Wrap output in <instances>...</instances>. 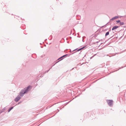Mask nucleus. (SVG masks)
<instances>
[{"label": "nucleus", "mask_w": 126, "mask_h": 126, "mask_svg": "<svg viewBox=\"0 0 126 126\" xmlns=\"http://www.w3.org/2000/svg\"><path fill=\"white\" fill-rule=\"evenodd\" d=\"M3 110H0V114L1 113H2V112H3Z\"/></svg>", "instance_id": "obj_12"}, {"label": "nucleus", "mask_w": 126, "mask_h": 126, "mask_svg": "<svg viewBox=\"0 0 126 126\" xmlns=\"http://www.w3.org/2000/svg\"><path fill=\"white\" fill-rule=\"evenodd\" d=\"M60 59H59V58L58 59H57V60H59Z\"/></svg>", "instance_id": "obj_17"}, {"label": "nucleus", "mask_w": 126, "mask_h": 126, "mask_svg": "<svg viewBox=\"0 0 126 126\" xmlns=\"http://www.w3.org/2000/svg\"><path fill=\"white\" fill-rule=\"evenodd\" d=\"M106 101L107 103L110 106H112L113 102L112 100H107Z\"/></svg>", "instance_id": "obj_2"}, {"label": "nucleus", "mask_w": 126, "mask_h": 126, "mask_svg": "<svg viewBox=\"0 0 126 126\" xmlns=\"http://www.w3.org/2000/svg\"><path fill=\"white\" fill-rule=\"evenodd\" d=\"M116 22L117 23H119V22H120V20H117V21H116Z\"/></svg>", "instance_id": "obj_10"}, {"label": "nucleus", "mask_w": 126, "mask_h": 126, "mask_svg": "<svg viewBox=\"0 0 126 126\" xmlns=\"http://www.w3.org/2000/svg\"><path fill=\"white\" fill-rule=\"evenodd\" d=\"M63 58V57H62V56L60 58H59V59H61V58Z\"/></svg>", "instance_id": "obj_16"}, {"label": "nucleus", "mask_w": 126, "mask_h": 126, "mask_svg": "<svg viewBox=\"0 0 126 126\" xmlns=\"http://www.w3.org/2000/svg\"><path fill=\"white\" fill-rule=\"evenodd\" d=\"M82 41L83 42H84V41H83V39H82Z\"/></svg>", "instance_id": "obj_19"}, {"label": "nucleus", "mask_w": 126, "mask_h": 126, "mask_svg": "<svg viewBox=\"0 0 126 126\" xmlns=\"http://www.w3.org/2000/svg\"><path fill=\"white\" fill-rule=\"evenodd\" d=\"M77 49H75L74 50H73V51H74L75 50H76Z\"/></svg>", "instance_id": "obj_24"}, {"label": "nucleus", "mask_w": 126, "mask_h": 126, "mask_svg": "<svg viewBox=\"0 0 126 126\" xmlns=\"http://www.w3.org/2000/svg\"><path fill=\"white\" fill-rule=\"evenodd\" d=\"M55 64V63L54 64V65L52 66H53V65H54Z\"/></svg>", "instance_id": "obj_23"}, {"label": "nucleus", "mask_w": 126, "mask_h": 126, "mask_svg": "<svg viewBox=\"0 0 126 126\" xmlns=\"http://www.w3.org/2000/svg\"><path fill=\"white\" fill-rule=\"evenodd\" d=\"M85 47H82V48H80L79 49L77 50V51H79L80 50H81V49H83Z\"/></svg>", "instance_id": "obj_6"}, {"label": "nucleus", "mask_w": 126, "mask_h": 126, "mask_svg": "<svg viewBox=\"0 0 126 126\" xmlns=\"http://www.w3.org/2000/svg\"><path fill=\"white\" fill-rule=\"evenodd\" d=\"M58 103V102H57V103Z\"/></svg>", "instance_id": "obj_25"}, {"label": "nucleus", "mask_w": 126, "mask_h": 126, "mask_svg": "<svg viewBox=\"0 0 126 126\" xmlns=\"http://www.w3.org/2000/svg\"><path fill=\"white\" fill-rule=\"evenodd\" d=\"M30 87V86H29L22 90L20 92L19 95L15 98V101L16 102H18L21 98V97L23 96L24 94L27 93Z\"/></svg>", "instance_id": "obj_1"}, {"label": "nucleus", "mask_w": 126, "mask_h": 126, "mask_svg": "<svg viewBox=\"0 0 126 126\" xmlns=\"http://www.w3.org/2000/svg\"><path fill=\"white\" fill-rule=\"evenodd\" d=\"M109 32H108L105 34V36H106L108 35H109Z\"/></svg>", "instance_id": "obj_7"}, {"label": "nucleus", "mask_w": 126, "mask_h": 126, "mask_svg": "<svg viewBox=\"0 0 126 126\" xmlns=\"http://www.w3.org/2000/svg\"><path fill=\"white\" fill-rule=\"evenodd\" d=\"M120 24L121 26L125 24V23L123 22H120Z\"/></svg>", "instance_id": "obj_5"}, {"label": "nucleus", "mask_w": 126, "mask_h": 126, "mask_svg": "<svg viewBox=\"0 0 126 126\" xmlns=\"http://www.w3.org/2000/svg\"><path fill=\"white\" fill-rule=\"evenodd\" d=\"M118 18V16H116L113 17V18L114 19H116Z\"/></svg>", "instance_id": "obj_8"}, {"label": "nucleus", "mask_w": 126, "mask_h": 126, "mask_svg": "<svg viewBox=\"0 0 126 126\" xmlns=\"http://www.w3.org/2000/svg\"><path fill=\"white\" fill-rule=\"evenodd\" d=\"M60 59H59V58L58 59H57V60H59Z\"/></svg>", "instance_id": "obj_18"}, {"label": "nucleus", "mask_w": 126, "mask_h": 126, "mask_svg": "<svg viewBox=\"0 0 126 126\" xmlns=\"http://www.w3.org/2000/svg\"><path fill=\"white\" fill-rule=\"evenodd\" d=\"M63 59H63H61L60 60H59V61H57V62H56V63H55V64H56L57 63H58V62H59V61H61V60H62Z\"/></svg>", "instance_id": "obj_13"}, {"label": "nucleus", "mask_w": 126, "mask_h": 126, "mask_svg": "<svg viewBox=\"0 0 126 126\" xmlns=\"http://www.w3.org/2000/svg\"><path fill=\"white\" fill-rule=\"evenodd\" d=\"M114 19L113 18V17L111 19V20H114Z\"/></svg>", "instance_id": "obj_14"}, {"label": "nucleus", "mask_w": 126, "mask_h": 126, "mask_svg": "<svg viewBox=\"0 0 126 126\" xmlns=\"http://www.w3.org/2000/svg\"><path fill=\"white\" fill-rule=\"evenodd\" d=\"M123 27H124V26Z\"/></svg>", "instance_id": "obj_26"}, {"label": "nucleus", "mask_w": 126, "mask_h": 126, "mask_svg": "<svg viewBox=\"0 0 126 126\" xmlns=\"http://www.w3.org/2000/svg\"><path fill=\"white\" fill-rule=\"evenodd\" d=\"M14 107H11L8 110V112H9Z\"/></svg>", "instance_id": "obj_4"}, {"label": "nucleus", "mask_w": 126, "mask_h": 126, "mask_svg": "<svg viewBox=\"0 0 126 126\" xmlns=\"http://www.w3.org/2000/svg\"><path fill=\"white\" fill-rule=\"evenodd\" d=\"M50 68L49 69V70H48V71H46V72H47L48 71H49V70H50Z\"/></svg>", "instance_id": "obj_15"}, {"label": "nucleus", "mask_w": 126, "mask_h": 126, "mask_svg": "<svg viewBox=\"0 0 126 126\" xmlns=\"http://www.w3.org/2000/svg\"><path fill=\"white\" fill-rule=\"evenodd\" d=\"M119 26H115L113 27L112 28V30H115L117 28H118Z\"/></svg>", "instance_id": "obj_3"}, {"label": "nucleus", "mask_w": 126, "mask_h": 126, "mask_svg": "<svg viewBox=\"0 0 126 126\" xmlns=\"http://www.w3.org/2000/svg\"><path fill=\"white\" fill-rule=\"evenodd\" d=\"M68 55L67 54H66L64 55L63 56H62V57L63 58V57H64L66 56H68Z\"/></svg>", "instance_id": "obj_9"}, {"label": "nucleus", "mask_w": 126, "mask_h": 126, "mask_svg": "<svg viewBox=\"0 0 126 126\" xmlns=\"http://www.w3.org/2000/svg\"><path fill=\"white\" fill-rule=\"evenodd\" d=\"M74 68H72V69L71 70H72L73 69H74Z\"/></svg>", "instance_id": "obj_20"}, {"label": "nucleus", "mask_w": 126, "mask_h": 126, "mask_svg": "<svg viewBox=\"0 0 126 126\" xmlns=\"http://www.w3.org/2000/svg\"><path fill=\"white\" fill-rule=\"evenodd\" d=\"M124 51H123L121 52H118V53H116L117 54H120L123 52Z\"/></svg>", "instance_id": "obj_11"}, {"label": "nucleus", "mask_w": 126, "mask_h": 126, "mask_svg": "<svg viewBox=\"0 0 126 126\" xmlns=\"http://www.w3.org/2000/svg\"><path fill=\"white\" fill-rule=\"evenodd\" d=\"M57 110H58V112L59 111V110H58V109H57Z\"/></svg>", "instance_id": "obj_22"}, {"label": "nucleus", "mask_w": 126, "mask_h": 126, "mask_svg": "<svg viewBox=\"0 0 126 126\" xmlns=\"http://www.w3.org/2000/svg\"><path fill=\"white\" fill-rule=\"evenodd\" d=\"M20 102H19L18 103V104H20Z\"/></svg>", "instance_id": "obj_21"}]
</instances>
